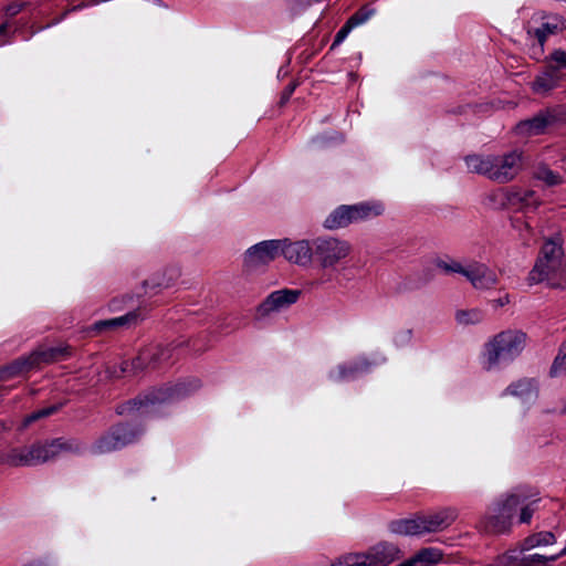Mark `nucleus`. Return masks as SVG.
<instances>
[{
    "mask_svg": "<svg viewBox=\"0 0 566 566\" xmlns=\"http://www.w3.org/2000/svg\"><path fill=\"white\" fill-rule=\"evenodd\" d=\"M533 177L543 181L548 187H554L563 182L562 176L544 164H541L535 168Z\"/></svg>",
    "mask_w": 566,
    "mask_h": 566,
    "instance_id": "30",
    "label": "nucleus"
},
{
    "mask_svg": "<svg viewBox=\"0 0 566 566\" xmlns=\"http://www.w3.org/2000/svg\"><path fill=\"white\" fill-rule=\"evenodd\" d=\"M538 394V386L533 378H522L512 382L503 391V396L511 395L521 399H530L536 397Z\"/></svg>",
    "mask_w": 566,
    "mask_h": 566,
    "instance_id": "24",
    "label": "nucleus"
},
{
    "mask_svg": "<svg viewBox=\"0 0 566 566\" xmlns=\"http://www.w3.org/2000/svg\"><path fill=\"white\" fill-rule=\"evenodd\" d=\"M537 493H528L523 488L515 489L503 500L499 501L491 515L485 517V530L491 533L502 534L510 531L513 517L518 514L520 523H530L539 502Z\"/></svg>",
    "mask_w": 566,
    "mask_h": 566,
    "instance_id": "1",
    "label": "nucleus"
},
{
    "mask_svg": "<svg viewBox=\"0 0 566 566\" xmlns=\"http://www.w3.org/2000/svg\"><path fill=\"white\" fill-rule=\"evenodd\" d=\"M497 196L503 206L522 209V189L507 188L502 189Z\"/></svg>",
    "mask_w": 566,
    "mask_h": 566,
    "instance_id": "32",
    "label": "nucleus"
},
{
    "mask_svg": "<svg viewBox=\"0 0 566 566\" xmlns=\"http://www.w3.org/2000/svg\"><path fill=\"white\" fill-rule=\"evenodd\" d=\"M526 334L521 331H503L485 345L488 369L501 360H513L524 349Z\"/></svg>",
    "mask_w": 566,
    "mask_h": 566,
    "instance_id": "6",
    "label": "nucleus"
},
{
    "mask_svg": "<svg viewBox=\"0 0 566 566\" xmlns=\"http://www.w3.org/2000/svg\"><path fill=\"white\" fill-rule=\"evenodd\" d=\"M345 38H335V41L333 42L331 50H334L336 46H338Z\"/></svg>",
    "mask_w": 566,
    "mask_h": 566,
    "instance_id": "45",
    "label": "nucleus"
},
{
    "mask_svg": "<svg viewBox=\"0 0 566 566\" xmlns=\"http://www.w3.org/2000/svg\"><path fill=\"white\" fill-rule=\"evenodd\" d=\"M556 120L557 117L555 113L552 109L546 108L539 111L532 118L518 122L515 126V132L517 135L523 137L542 135L546 132L547 127L555 124Z\"/></svg>",
    "mask_w": 566,
    "mask_h": 566,
    "instance_id": "15",
    "label": "nucleus"
},
{
    "mask_svg": "<svg viewBox=\"0 0 566 566\" xmlns=\"http://www.w3.org/2000/svg\"><path fill=\"white\" fill-rule=\"evenodd\" d=\"M563 249L559 241L548 239L542 247L538 259L551 261L553 266H562Z\"/></svg>",
    "mask_w": 566,
    "mask_h": 566,
    "instance_id": "28",
    "label": "nucleus"
},
{
    "mask_svg": "<svg viewBox=\"0 0 566 566\" xmlns=\"http://www.w3.org/2000/svg\"><path fill=\"white\" fill-rule=\"evenodd\" d=\"M374 12L375 9L370 4H364L348 18L335 35H348L354 27L364 23Z\"/></svg>",
    "mask_w": 566,
    "mask_h": 566,
    "instance_id": "27",
    "label": "nucleus"
},
{
    "mask_svg": "<svg viewBox=\"0 0 566 566\" xmlns=\"http://www.w3.org/2000/svg\"><path fill=\"white\" fill-rule=\"evenodd\" d=\"M54 442L59 455L61 453L81 454L85 449L84 443H82L78 439L75 438H56L54 439Z\"/></svg>",
    "mask_w": 566,
    "mask_h": 566,
    "instance_id": "31",
    "label": "nucleus"
},
{
    "mask_svg": "<svg viewBox=\"0 0 566 566\" xmlns=\"http://www.w3.org/2000/svg\"><path fill=\"white\" fill-rule=\"evenodd\" d=\"M140 430L125 422L112 426L101 434L92 444V453L99 455L118 451L137 441Z\"/></svg>",
    "mask_w": 566,
    "mask_h": 566,
    "instance_id": "7",
    "label": "nucleus"
},
{
    "mask_svg": "<svg viewBox=\"0 0 566 566\" xmlns=\"http://www.w3.org/2000/svg\"><path fill=\"white\" fill-rule=\"evenodd\" d=\"M57 410H59L57 406H50L48 408H43L38 411H34L24 418L23 427L25 428L41 418L49 417V416L55 413Z\"/></svg>",
    "mask_w": 566,
    "mask_h": 566,
    "instance_id": "38",
    "label": "nucleus"
},
{
    "mask_svg": "<svg viewBox=\"0 0 566 566\" xmlns=\"http://www.w3.org/2000/svg\"><path fill=\"white\" fill-rule=\"evenodd\" d=\"M465 277L476 290H490L499 282V277L492 269L476 261L467 265Z\"/></svg>",
    "mask_w": 566,
    "mask_h": 566,
    "instance_id": "17",
    "label": "nucleus"
},
{
    "mask_svg": "<svg viewBox=\"0 0 566 566\" xmlns=\"http://www.w3.org/2000/svg\"><path fill=\"white\" fill-rule=\"evenodd\" d=\"M72 355V348L69 345L36 349L29 354L34 368L42 364H52L67 359Z\"/></svg>",
    "mask_w": 566,
    "mask_h": 566,
    "instance_id": "19",
    "label": "nucleus"
},
{
    "mask_svg": "<svg viewBox=\"0 0 566 566\" xmlns=\"http://www.w3.org/2000/svg\"><path fill=\"white\" fill-rule=\"evenodd\" d=\"M493 566H526L516 552H507L501 555Z\"/></svg>",
    "mask_w": 566,
    "mask_h": 566,
    "instance_id": "37",
    "label": "nucleus"
},
{
    "mask_svg": "<svg viewBox=\"0 0 566 566\" xmlns=\"http://www.w3.org/2000/svg\"><path fill=\"white\" fill-rule=\"evenodd\" d=\"M143 284L145 287V293L155 294V293H157L158 289L169 287L171 283L164 279L153 277L150 280L144 281Z\"/></svg>",
    "mask_w": 566,
    "mask_h": 566,
    "instance_id": "41",
    "label": "nucleus"
},
{
    "mask_svg": "<svg viewBox=\"0 0 566 566\" xmlns=\"http://www.w3.org/2000/svg\"><path fill=\"white\" fill-rule=\"evenodd\" d=\"M563 412L566 413V402H565V406L563 408Z\"/></svg>",
    "mask_w": 566,
    "mask_h": 566,
    "instance_id": "52",
    "label": "nucleus"
},
{
    "mask_svg": "<svg viewBox=\"0 0 566 566\" xmlns=\"http://www.w3.org/2000/svg\"><path fill=\"white\" fill-rule=\"evenodd\" d=\"M384 206L376 201H364L356 205H342L334 209L324 220V228L337 230L353 223L370 220L384 213Z\"/></svg>",
    "mask_w": 566,
    "mask_h": 566,
    "instance_id": "5",
    "label": "nucleus"
},
{
    "mask_svg": "<svg viewBox=\"0 0 566 566\" xmlns=\"http://www.w3.org/2000/svg\"><path fill=\"white\" fill-rule=\"evenodd\" d=\"M0 460L3 464L10 467H33V454L32 448L21 447V448H12L1 454Z\"/></svg>",
    "mask_w": 566,
    "mask_h": 566,
    "instance_id": "21",
    "label": "nucleus"
},
{
    "mask_svg": "<svg viewBox=\"0 0 566 566\" xmlns=\"http://www.w3.org/2000/svg\"><path fill=\"white\" fill-rule=\"evenodd\" d=\"M138 313L136 311H132L126 313L125 315H122L119 317H114L109 319H103L95 322L91 331L96 333H102L106 329H115L119 327H129L138 322Z\"/></svg>",
    "mask_w": 566,
    "mask_h": 566,
    "instance_id": "22",
    "label": "nucleus"
},
{
    "mask_svg": "<svg viewBox=\"0 0 566 566\" xmlns=\"http://www.w3.org/2000/svg\"><path fill=\"white\" fill-rule=\"evenodd\" d=\"M127 366H128V364H127V363H123L122 371H124V373H125V371L127 370Z\"/></svg>",
    "mask_w": 566,
    "mask_h": 566,
    "instance_id": "50",
    "label": "nucleus"
},
{
    "mask_svg": "<svg viewBox=\"0 0 566 566\" xmlns=\"http://www.w3.org/2000/svg\"><path fill=\"white\" fill-rule=\"evenodd\" d=\"M84 6H85L84 3H81V4H78V6H75V7L73 8V10H76V9L82 8V7H84Z\"/></svg>",
    "mask_w": 566,
    "mask_h": 566,
    "instance_id": "51",
    "label": "nucleus"
},
{
    "mask_svg": "<svg viewBox=\"0 0 566 566\" xmlns=\"http://www.w3.org/2000/svg\"><path fill=\"white\" fill-rule=\"evenodd\" d=\"M22 566H45V565L41 562H31V563L24 564Z\"/></svg>",
    "mask_w": 566,
    "mask_h": 566,
    "instance_id": "46",
    "label": "nucleus"
},
{
    "mask_svg": "<svg viewBox=\"0 0 566 566\" xmlns=\"http://www.w3.org/2000/svg\"><path fill=\"white\" fill-rule=\"evenodd\" d=\"M537 39H538V43H539L541 48H543V45H544V43H545L547 38L539 36Z\"/></svg>",
    "mask_w": 566,
    "mask_h": 566,
    "instance_id": "48",
    "label": "nucleus"
},
{
    "mask_svg": "<svg viewBox=\"0 0 566 566\" xmlns=\"http://www.w3.org/2000/svg\"><path fill=\"white\" fill-rule=\"evenodd\" d=\"M541 200L534 190L522 189V209H536Z\"/></svg>",
    "mask_w": 566,
    "mask_h": 566,
    "instance_id": "40",
    "label": "nucleus"
},
{
    "mask_svg": "<svg viewBox=\"0 0 566 566\" xmlns=\"http://www.w3.org/2000/svg\"><path fill=\"white\" fill-rule=\"evenodd\" d=\"M455 319L461 325L478 324L483 319V313L478 310H461L455 313Z\"/></svg>",
    "mask_w": 566,
    "mask_h": 566,
    "instance_id": "33",
    "label": "nucleus"
},
{
    "mask_svg": "<svg viewBox=\"0 0 566 566\" xmlns=\"http://www.w3.org/2000/svg\"><path fill=\"white\" fill-rule=\"evenodd\" d=\"M7 430V426L4 422L0 421V431Z\"/></svg>",
    "mask_w": 566,
    "mask_h": 566,
    "instance_id": "49",
    "label": "nucleus"
},
{
    "mask_svg": "<svg viewBox=\"0 0 566 566\" xmlns=\"http://www.w3.org/2000/svg\"><path fill=\"white\" fill-rule=\"evenodd\" d=\"M352 251L348 241L335 237H317L314 239V259L321 268L329 269L345 260Z\"/></svg>",
    "mask_w": 566,
    "mask_h": 566,
    "instance_id": "9",
    "label": "nucleus"
},
{
    "mask_svg": "<svg viewBox=\"0 0 566 566\" xmlns=\"http://www.w3.org/2000/svg\"><path fill=\"white\" fill-rule=\"evenodd\" d=\"M57 410H59L57 406H50L48 408H43L38 411H34L24 418L23 427L25 428L41 418L49 417V416L55 413Z\"/></svg>",
    "mask_w": 566,
    "mask_h": 566,
    "instance_id": "39",
    "label": "nucleus"
},
{
    "mask_svg": "<svg viewBox=\"0 0 566 566\" xmlns=\"http://www.w3.org/2000/svg\"><path fill=\"white\" fill-rule=\"evenodd\" d=\"M401 557L400 548L390 542H379L367 552L346 557L347 566H388Z\"/></svg>",
    "mask_w": 566,
    "mask_h": 566,
    "instance_id": "10",
    "label": "nucleus"
},
{
    "mask_svg": "<svg viewBox=\"0 0 566 566\" xmlns=\"http://www.w3.org/2000/svg\"><path fill=\"white\" fill-rule=\"evenodd\" d=\"M566 371V340L560 345L558 355L555 357L549 374L556 377Z\"/></svg>",
    "mask_w": 566,
    "mask_h": 566,
    "instance_id": "34",
    "label": "nucleus"
},
{
    "mask_svg": "<svg viewBox=\"0 0 566 566\" xmlns=\"http://www.w3.org/2000/svg\"><path fill=\"white\" fill-rule=\"evenodd\" d=\"M295 87H296L295 83H290L289 85L285 86V88L282 91L281 97H280L281 106L285 105L290 101L292 94L295 91Z\"/></svg>",
    "mask_w": 566,
    "mask_h": 566,
    "instance_id": "42",
    "label": "nucleus"
},
{
    "mask_svg": "<svg viewBox=\"0 0 566 566\" xmlns=\"http://www.w3.org/2000/svg\"><path fill=\"white\" fill-rule=\"evenodd\" d=\"M32 369H34V367L29 355L21 356L8 365L0 367V380L8 381L15 377H20Z\"/></svg>",
    "mask_w": 566,
    "mask_h": 566,
    "instance_id": "23",
    "label": "nucleus"
},
{
    "mask_svg": "<svg viewBox=\"0 0 566 566\" xmlns=\"http://www.w3.org/2000/svg\"><path fill=\"white\" fill-rule=\"evenodd\" d=\"M562 266H553L551 261H544V259H537L535 265L531 270L527 281L530 285L538 284L547 281L552 287H563L560 284L553 282V277L559 272Z\"/></svg>",
    "mask_w": 566,
    "mask_h": 566,
    "instance_id": "20",
    "label": "nucleus"
},
{
    "mask_svg": "<svg viewBox=\"0 0 566 566\" xmlns=\"http://www.w3.org/2000/svg\"><path fill=\"white\" fill-rule=\"evenodd\" d=\"M22 8H23L22 3H17V2L10 3L9 6L6 7V17L8 19L15 17L18 13L21 12Z\"/></svg>",
    "mask_w": 566,
    "mask_h": 566,
    "instance_id": "43",
    "label": "nucleus"
},
{
    "mask_svg": "<svg viewBox=\"0 0 566 566\" xmlns=\"http://www.w3.org/2000/svg\"><path fill=\"white\" fill-rule=\"evenodd\" d=\"M176 347L171 345H148L132 361L135 369L157 368L172 358Z\"/></svg>",
    "mask_w": 566,
    "mask_h": 566,
    "instance_id": "12",
    "label": "nucleus"
},
{
    "mask_svg": "<svg viewBox=\"0 0 566 566\" xmlns=\"http://www.w3.org/2000/svg\"><path fill=\"white\" fill-rule=\"evenodd\" d=\"M497 303H499L500 306H503V305L507 304L509 303V296H505L504 298H500L497 301Z\"/></svg>",
    "mask_w": 566,
    "mask_h": 566,
    "instance_id": "47",
    "label": "nucleus"
},
{
    "mask_svg": "<svg viewBox=\"0 0 566 566\" xmlns=\"http://www.w3.org/2000/svg\"><path fill=\"white\" fill-rule=\"evenodd\" d=\"M464 160L471 172L482 175L497 184L512 181L523 167V156L517 150L503 155H469Z\"/></svg>",
    "mask_w": 566,
    "mask_h": 566,
    "instance_id": "2",
    "label": "nucleus"
},
{
    "mask_svg": "<svg viewBox=\"0 0 566 566\" xmlns=\"http://www.w3.org/2000/svg\"><path fill=\"white\" fill-rule=\"evenodd\" d=\"M565 552H566V547L563 549V552L560 553V555H562V554H564Z\"/></svg>",
    "mask_w": 566,
    "mask_h": 566,
    "instance_id": "53",
    "label": "nucleus"
},
{
    "mask_svg": "<svg viewBox=\"0 0 566 566\" xmlns=\"http://www.w3.org/2000/svg\"><path fill=\"white\" fill-rule=\"evenodd\" d=\"M455 517L457 514L453 510L446 509L430 514L415 515L410 518L392 520L388 523V530L401 536H422L448 528Z\"/></svg>",
    "mask_w": 566,
    "mask_h": 566,
    "instance_id": "4",
    "label": "nucleus"
},
{
    "mask_svg": "<svg viewBox=\"0 0 566 566\" xmlns=\"http://www.w3.org/2000/svg\"><path fill=\"white\" fill-rule=\"evenodd\" d=\"M201 387L198 378H189L174 385L154 388L144 395L119 403L115 408L118 416L132 415L134 411H148L149 407L174 402L188 397Z\"/></svg>",
    "mask_w": 566,
    "mask_h": 566,
    "instance_id": "3",
    "label": "nucleus"
},
{
    "mask_svg": "<svg viewBox=\"0 0 566 566\" xmlns=\"http://www.w3.org/2000/svg\"><path fill=\"white\" fill-rule=\"evenodd\" d=\"M566 30L564 17L555 13L535 14L528 21V35H554Z\"/></svg>",
    "mask_w": 566,
    "mask_h": 566,
    "instance_id": "14",
    "label": "nucleus"
},
{
    "mask_svg": "<svg viewBox=\"0 0 566 566\" xmlns=\"http://www.w3.org/2000/svg\"><path fill=\"white\" fill-rule=\"evenodd\" d=\"M443 553L437 547L421 548L412 558L398 566H433L440 563Z\"/></svg>",
    "mask_w": 566,
    "mask_h": 566,
    "instance_id": "25",
    "label": "nucleus"
},
{
    "mask_svg": "<svg viewBox=\"0 0 566 566\" xmlns=\"http://www.w3.org/2000/svg\"><path fill=\"white\" fill-rule=\"evenodd\" d=\"M34 465L45 463L59 457L54 439L31 444Z\"/></svg>",
    "mask_w": 566,
    "mask_h": 566,
    "instance_id": "26",
    "label": "nucleus"
},
{
    "mask_svg": "<svg viewBox=\"0 0 566 566\" xmlns=\"http://www.w3.org/2000/svg\"><path fill=\"white\" fill-rule=\"evenodd\" d=\"M521 560L526 564V566H544L547 562H554L557 559V555L547 557L541 554H531L523 555L522 552L518 553Z\"/></svg>",
    "mask_w": 566,
    "mask_h": 566,
    "instance_id": "36",
    "label": "nucleus"
},
{
    "mask_svg": "<svg viewBox=\"0 0 566 566\" xmlns=\"http://www.w3.org/2000/svg\"><path fill=\"white\" fill-rule=\"evenodd\" d=\"M556 537L552 532H538L527 536L523 542V551H528L537 546L553 545Z\"/></svg>",
    "mask_w": 566,
    "mask_h": 566,
    "instance_id": "29",
    "label": "nucleus"
},
{
    "mask_svg": "<svg viewBox=\"0 0 566 566\" xmlns=\"http://www.w3.org/2000/svg\"><path fill=\"white\" fill-rule=\"evenodd\" d=\"M281 240H266L249 248L244 255L247 268L266 265L281 255Z\"/></svg>",
    "mask_w": 566,
    "mask_h": 566,
    "instance_id": "11",
    "label": "nucleus"
},
{
    "mask_svg": "<svg viewBox=\"0 0 566 566\" xmlns=\"http://www.w3.org/2000/svg\"><path fill=\"white\" fill-rule=\"evenodd\" d=\"M9 21H4L2 23H0V35H4V33L7 32L8 28H9Z\"/></svg>",
    "mask_w": 566,
    "mask_h": 566,
    "instance_id": "44",
    "label": "nucleus"
},
{
    "mask_svg": "<svg viewBox=\"0 0 566 566\" xmlns=\"http://www.w3.org/2000/svg\"><path fill=\"white\" fill-rule=\"evenodd\" d=\"M281 254L291 263L300 266H310L314 259V239L291 241L290 239L281 240Z\"/></svg>",
    "mask_w": 566,
    "mask_h": 566,
    "instance_id": "13",
    "label": "nucleus"
},
{
    "mask_svg": "<svg viewBox=\"0 0 566 566\" xmlns=\"http://www.w3.org/2000/svg\"><path fill=\"white\" fill-rule=\"evenodd\" d=\"M371 363L365 358H358L347 364H340L337 368L329 373V379L336 382L348 381L357 378L359 375L368 373Z\"/></svg>",
    "mask_w": 566,
    "mask_h": 566,
    "instance_id": "18",
    "label": "nucleus"
},
{
    "mask_svg": "<svg viewBox=\"0 0 566 566\" xmlns=\"http://www.w3.org/2000/svg\"><path fill=\"white\" fill-rule=\"evenodd\" d=\"M436 265L446 274L459 273L465 276L467 266L462 265L460 262L455 260L450 259L449 261H446L439 259L436 261Z\"/></svg>",
    "mask_w": 566,
    "mask_h": 566,
    "instance_id": "35",
    "label": "nucleus"
},
{
    "mask_svg": "<svg viewBox=\"0 0 566 566\" xmlns=\"http://www.w3.org/2000/svg\"><path fill=\"white\" fill-rule=\"evenodd\" d=\"M300 295V290L283 289L274 291L258 306V314L260 316H266L273 312L287 307L296 303Z\"/></svg>",
    "mask_w": 566,
    "mask_h": 566,
    "instance_id": "16",
    "label": "nucleus"
},
{
    "mask_svg": "<svg viewBox=\"0 0 566 566\" xmlns=\"http://www.w3.org/2000/svg\"><path fill=\"white\" fill-rule=\"evenodd\" d=\"M74 0H70V2H73Z\"/></svg>",
    "mask_w": 566,
    "mask_h": 566,
    "instance_id": "54",
    "label": "nucleus"
},
{
    "mask_svg": "<svg viewBox=\"0 0 566 566\" xmlns=\"http://www.w3.org/2000/svg\"><path fill=\"white\" fill-rule=\"evenodd\" d=\"M546 63L544 71L536 75L531 84L532 91L536 94H547L566 78V51L554 50L546 57Z\"/></svg>",
    "mask_w": 566,
    "mask_h": 566,
    "instance_id": "8",
    "label": "nucleus"
}]
</instances>
